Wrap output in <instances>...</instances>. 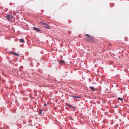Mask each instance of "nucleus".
Segmentation results:
<instances>
[{
  "instance_id": "obj_2",
  "label": "nucleus",
  "mask_w": 129,
  "mask_h": 129,
  "mask_svg": "<svg viewBox=\"0 0 129 129\" xmlns=\"http://www.w3.org/2000/svg\"><path fill=\"white\" fill-rule=\"evenodd\" d=\"M41 24L45 28H47L48 29L50 28V26L44 22H42Z\"/></svg>"
},
{
  "instance_id": "obj_3",
  "label": "nucleus",
  "mask_w": 129,
  "mask_h": 129,
  "mask_svg": "<svg viewBox=\"0 0 129 129\" xmlns=\"http://www.w3.org/2000/svg\"><path fill=\"white\" fill-rule=\"evenodd\" d=\"M10 53L13 55L15 56H18V54L17 53L15 52H13L12 51H10Z\"/></svg>"
},
{
  "instance_id": "obj_13",
  "label": "nucleus",
  "mask_w": 129,
  "mask_h": 129,
  "mask_svg": "<svg viewBox=\"0 0 129 129\" xmlns=\"http://www.w3.org/2000/svg\"><path fill=\"white\" fill-rule=\"evenodd\" d=\"M10 17H11L10 18H11V19H12V18H14V17L13 16H12V15H10Z\"/></svg>"
},
{
  "instance_id": "obj_5",
  "label": "nucleus",
  "mask_w": 129,
  "mask_h": 129,
  "mask_svg": "<svg viewBox=\"0 0 129 129\" xmlns=\"http://www.w3.org/2000/svg\"><path fill=\"white\" fill-rule=\"evenodd\" d=\"M33 28L34 30L37 31H38L40 30L39 28H37L36 27H33Z\"/></svg>"
},
{
  "instance_id": "obj_9",
  "label": "nucleus",
  "mask_w": 129,
  "mask_h": 129,
  "mask_svg": "<svg viewBox=\"0 0 129 129\" xmlns=\"http://www.w3.org/2000/svg\"><path fill=\"white\" fill-rule=\"evenodd\" d=\"M118 100H120L121 101H122L123 100V99L120 97H118Z\"/></svg>"
},
{
  "instance_id": "obj_10",
  "label": "nucleus",
  "mask_w": 129,
  "mask_h": 129,
  "mask_svg": "<svg viewBox=\"0 0 129 129\" xmlns=\"http://www.w3.org/2000/svg\"><path fill=\"white\" fill-rule=\"evenodd\" d=\"M20 41L21 42H24V40L23 39H20Z\"/></svg>"
},
{
  "instance_id": "obj_7",
  "label": "nucleus",
  "mask_w": 129,
  "mask_h": 129,
  "mask_svg": "<svg viewBox=\"0 0 129 129\" xmlns=\"http://www.w3.org/2000/svg\"><path fill=\"white\" fill-rule=\"evenodd\" d=\"M89 88L92 90H94L95 89V88L92 86H90Z\"/></svg>"
},
{
  "instance_id": "obj_6",
  "label": "nucleus",
  "mask_w": 129,
  "mask_h": 129,
  "mask_svg": "<svg viewBox=\"0 0 129 129\" xmlns=\"http://www.w3.org/2000/svg\"><path fill=\"white\" fill-rule=\"evenodd\" d=\"M59 63L60 64H62L65 63V62L63 60H62L59 61Z\"/></svg>"
},
{
  "instance_id": "obj_15",
  "label": "nucleus",
  "mask_w": 129,
  "mask_h": 129,
  "mask_svg": "<svg viewBox=\"0 0 129 129\" xmlns=\"http://www.w3.org/2000/svg\"><path fill=\"white\" fill-rule=\"evenodd\" d=\"M69 106H70V107H71V105H69Z\"/></svg>"
},
{
  "instance_id": "obj_4",
  "label": "nucleus",
  "mask_w": 129,
  "mask_h": 129,
  "mask_svg": "<svg viewBox=\"0 0 129 129\" xmlns=\"http://www.w3.org/2000/svg\"><path fill=\"white\" fill-rule=\"evenodd\" d=\"M10 17V15H7L6 16V18L8 20H11Z\"/></svg>"
},
{
  "instance_id": "obj_14",
  "label": "nucleus",
  "mask_w": 129,
  "mask_h": 129,
  "mask_svg": "<svg viewBox=\"0 0 129 129\" xmlns=\"http://www.w3.org/2000/svg\"><path fill=\"white\" fill-rule=\"evenodd\" d=\"M47 104H45L44 105V106H45V107H46V106H47Z\"/></svg>"
},
{
  "instance_id": "obj_8",
  "label": "nucleus",
  "mask_w": 129,
  "mask_h": 129,
  "mask_svg": "<svg viewBox=\"0 0 129 129\" xmlns=\"http://www.w3.org/2000/svg\"><path fill=\"white\" fill-rule=\"evenodd\" d=\"M70 96L72 97H73V98H79V97H78L77 96H76L75 95H70Z\"/></svg>"
},
{
  "instance_id": "obj_12",
  "label": "nucleus",
  "mask_w": 129,
  "mask_h": 129,
  "mask_svg": "<svg viewBox=\"0 0 129 129\" xmlns=\"http://www.w3.org/2000/svg\"><path fill=\"white\" fill-rule=\"evenodd\" d=\"M108 44H109V46H111V44L109 42H108Z\"/></svg>"
},
{
  "instance_id": "obj_11",
  "label": "nucleus",
  "mask_w": 129,
  "mask_h": 129,
  "mask_svg": "<svg viewBox=\"0 0 129 129\" xmlns=\"http://www.w3.org/2000/svg\"><path fill=\"white\" fill-rule=\"evenodd\" d=\"M39 113L41 114H42V111L40 110L39 111Z\"/></svg>"
},
{
  "instance_id": "obj_1",
  "label": "nucleus",
  "mask_w": 129,
  "mask_h": 129,
  "mask_svg": "<svg viewBox=\"0 0 129 129\" xmlns=\"http://www.w3.org/2000/svg\"><path fill=\"white\" fill-rule=\"evenodd\" d=\"M85 35L86 36L88 37V38L86 39V40L91 42H94V39L93 36L87 34Z\"/></svg>"
}]
</instances>
